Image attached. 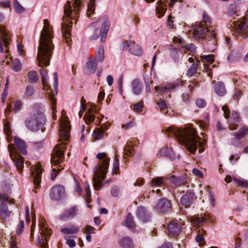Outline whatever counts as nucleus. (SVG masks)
<instances>
[{
	"label": "nucleus",
	"instance_id": "1",
	"mask_svg": "<svg viewBox=\"0 0 248 248\" xmlns=\"http://www.w3.org/2000/svg\"><path fill=\"white\" fill-rule=\"evenodd\" d=\"M166 133L169 137L176 138L179 143L185 144L187 149L192 154H194L199 146V152L202 153L203 151L204 146L206 141L204 140L200 141L201 139L197 136L196 131L193 127H186L184 129L168 127Z\"/></svg>",
	"mask_w": 248,
	"mask_h": 248
},
{
	"label": "nucleus",
	"instance_id": "2",
	"mask_svg": "<svg viewBox=\"0 0 248 248\" xmlns=\"http://www.w3.org/2000/svg\"><path fill=\"white\" fill-rule=\"evenodd\" d=\"M44 27L41 36L37 56L40 66H47L52 54L54 45L52 44L53 31L50 28L48 21L44 20Z\"/></svg>",
	"mask_w": 248,
	"mask_h": 248
},
{
	"label": "nucleus",
	"instance_id": "3",
	"mask_svg": "<svg viewBox=\"0 0 248 248\" xmlns=\"http://www.w3.org/2000/svg\"><path fill=\"white\" fill-rule=\"evenodd\" d=\"M46 123L44 113L34 108L25 121L26 127L31 131L36 132L41 129Z\"/></svg>",
	"mask_w": 248,
	"mask_h": 248
},
{
	"label": "nucleus",
	"instance_id": "4",
	"mask_svg": "<svg viewBox=\"0 0 248 248\" xmlns=\"http://www.w3.org/2000/svg\"><path fill=\"white\" fill-rule=\"evenodd\" d=\"M98 23H102V28H96L90 36V39L94 40L100 37V41L104 42L106 41L107 34L108 31L110 23L105 17H100L96 22H93L91 24L93 26H95Z\"/></svg>",
	"mask_w": 248,
	"mask_h": 248
},
{
	"label": "nucleus",
	"instance_id": "5",
	"mask_svg": "<svg viewBox=\"0 0 248 248\" xmlns=\"http://www.w3.org/2000/svg\"><path fill=\"white\" fill-rule=\"evenodd\" d=\"M109 158H105L102 162V164H97L94 168V174L96 175L93 179V187L95 190L100 189L102 185L101 181L97 180V177L100 178L102 180L105 178L107 174L106 170H107L109 166Z\"/></svg>",
	"mask_w": 248,
	"mask_h": 248
},
{
	"label": "nucleus",
	"instance_id": "6",
	"mask_svg": "<svg viewBox=\"0 0 248 248\" xmlns=\"http://www.w3.org/2000/svg\"><path fill=\"white\" fill-rule=\"evenodd\" d=\"M192 35L197 40H202L203 39L208 32L209 35L208 39L209 40H215L216 33L215 30H210L208 27L203 26V23H198L192 26Z\"/></svg>",
	"mask_w": 248,
	"mask_h": 248
},
{
	"label": "nucleus",
	"instance_id": "7",
	"mask_svg": "<svg viewBox=\"0 0 248 248\" xmlns=\"http://www.w3.org/2000/svg\"><path fill=\"white\" fill-rule=\"evenodd\" d=\"M248 134V126H242L237 131L232 134L231 144L232 146L238 148L243 147L245 144V138Z\"/></svg>",
	"mask_w": 248,
	"mask_h": 248
},
{
	"label": "nucleus",
	"instance_id": "8",
	"mask_svg": "<svg viewBox=\"0 0 248 248\" xmlns=\"http://www.w3.org/2000/svg\"><path fill=\"white\" fill-rule=\"evenodd\" d=\"M66 149V143L62 141L56 145L51 155V162L57 166L62 162L64 159V152Z\"/></svg>",
	"mask_w": 248,
	"mask_h": 248
},
{
	"label": "nucleus",
	"instance_id": "9",
	"mask_svg": "<svg viewBox=\"0 0 248 248\" xmlns=\"http://www.w3.org/2000/svg\"><path fill=\"white\" fill-rule=\"evenodd\" d=\"M8 149L11 158L15 163L17 169L20 171L22 170L23 167V158L16 153V150L13 144H9Z\"/></svg>",
	"mask_w": 248,
	"mask_h": 248
},
{
	"label": "nucleus",
	"instance_id": "10",
	"mask_svg": "<svg viewBox=\"0 0 248 248\" xmlns=\"http://www.w3.org/2000/svg\"><path fill=\"white\" fill-rule=\"evenodd\" d=\"M123 45L124 49H128L129 51L134 55L140 56L143 53L141 47L131 40L124 42Z\"/></svg>",
	"mask_w": 248,
	"mask_h": 248
},
{
	"label": "nucleus",
	"instance_id": "11",
	"mask_svg": "<svg viewBox=\"0 0 248 248\" xmlns=\"http://www.w3.org/2000/svg\"><path fill=\"white\" fill-rule=\"evenodd\" d=\"M61 129L59 134L61 140L66 141L68 140L70 131V125L67 120H62L60 123Z\"/></svg>",
	"mask_w": 248,
	"mask_h": 248
},
{
	"label": "nucleus",
	"instance_id": "12",
	"mask_svg": "<svg viewBox=\"0 0 248 248\" xmlns=\"http://www.w3.org/2000/svg\"><path fill=\"white\" fill-rule=\"evenodd\" d=\"M236 32L242 37L246 38L248 37V30L246 26V23L243 21H233L232 23Z\"/></svg>",
	"mask_w": 248,
	"mask_h": 248
},
{
	"label": "nucleus",
	"instance_id": "13",
	"mask_svg": "<svg viewBox=\"0 0 248 248\" xmlns=\"http://www.w3.org/2000/svg\"><path fill=\"white\" fill-rule=\"evenodd\" d=\"M65 16L62 18L63 23H62V31L63 36L64 37L65 42L68 46L71 45V40L69 36L71 35L70 31L72 27V22L64 21Z\"/></svg>",
	"mask_w": 248,
	"mask_h": 248
},
{
	"label": "nucleus",
	"instance_id": "14",
	"mask_svg": "<svg viewBox=\"0 0 248 248\" xmlns=\"http://www.w3.org/2000/svg\"><path fill=\"white\" fill-rule=\"evenodd\" d=\"M65 193V189L62 185H56L52 187L50 192V197L53 200H59Z\"/></svg>",
	"mask_w": 248,
	"mask_h": 248
},
{
	"label": "nucleus",
	"instance_id": "15",
	"mask_svg": "<svg viewBox=\"0 0 248 248\" xmlns=\"http://www.w3.org/2000/svg\"><path fill=\"white\" fill-rule=\"evenodd\" d=\"M241 117L238 112L233 111L232 113L231 117L228 120V127L230 130H234L237 129L239 125L236 123H239L241 121Z\"/></svg>",
	"mask_w": 248,
	"mask_h": 248
},
{
	"label": "nucleus",
	"instance_id": "16",
	"mask_svg": "<svg viewBox=\"0 0 248 248\" xmlns=\"http://www.w3.org/2000/svg\"><path fill=\"white\" fill-rule=\"evenodd\" d=\"M12 213L8 208L6 202H2L0 206V220L1 222L5 223L9 221L10 217Z\"/></svg>",
	"mask_w": 248,
	"mask_h": 248
},
{
	"label": "nucleus",
	"instance_id": "17",
	"mask_svg": "<svg viewBox=\"0 0 248 248\" xmlns=\"http://www.w3.org/2000/svg\"><path fill=\"white\" fill-rule=\"evenodd\" d=\"M168 229L170 234L177 236L182 231V224L178 221L172 220L169 223Z\"/></svg>",
	"mask_w": 248,
	"mask_h": 248
},
{
	"label": "nucleus",
	"instance_id": "18",
	"mask_svg": "<svg viewBox=\"0 0 248 248\" xmlns=\"http://www.w3.org/2000/svg\"><path fill=\"white\" fill-rule=\"evenodd\" d=\"M156 210L162 213H166L170 211L171 205L170 202L166 198L161 199L155 206Z\"/></svg>",
	"mask_w": 248,
	"mask_h": 248
},
{
	"label": "nucleus",
	"instance_id": "19",
	"mask_svg": "<svg viewBox=\"0 0 248 248\" xmlns=\"http://www.w3.org/2000/svg\"><path fill=\"white\" fill-rule=\"evenodd\" d=\"M53 77L54 79V82L53 83V87L55 90V93H49V99L50 102L52 105V108L54 110L56 109V99L54 97L55 94H57L58 93V75L56 72L54 73L53 74Z\"/></svg>",
	"mask_w": 248,
	"mask_h": 248
},
{
	"label": "nucleus",
	"instance_id": "20",
	"mask_svg": "<svg viewBox=\"0 0 248 248\" xmlns=\"http://www.w3.org/2000/svg\"><path fill=\"white\" fill-rule=\"evenodd\" d=\"M194 195V192L190 190H187L180 199L182 205H184L186 208H188L192 203Z\"/></svg>",
	"mask_w": 248,
	"mask_h": 248
},
{
	"label": "nucleus",
	"instance_id": "21",
	"mask_svg": "<svg viewBox=\"0 0 248 248\" xmlns=\"http://www.w3.org/2000/svg\"><path fill=\"white\" fill-rule=\"evenodd\" d=\"M34 171L32 172V177L33 179L34 188L37 189L40 187L42 172L39 166H34Z\"/></svg>",
	"mask_w": 248,
	"mask_h": 248
},
{
	"label": "nucleus",
	"instance_id": "22",
	"mask_svg": "<svg viewBox=\"0 0 248 248\" xmlns=\"http://www.w3.org/2000/svg\"><path fill=\"white\" fill-rule=\"evenodd\" d=\"M168 179L170 182L177 186H180L186 184L187 183V177L186 175L185 174L183 175L176 177L174 175H172L169 177Z\"/></svg>",
	"mask_w": 248,
	"mask_h": 248
},
{
	"label": "nucleus",
	"instance_id": "23",
	"mask_svg": "<svg viewBox=\"0 0 248 248\" xmlns=\"http://www.w3.org/2000/svg\"><path fill=\"white\" fill-rule=\"evenodd\" d=\"M132 93L136 95L140 94L143 89V85L139 79H134L131 83Z\"/></svg>",
	"mask_w": 248,
	"mask_h": 248
},
{
	"label": "nucleus",
	"instance_id": "24",
	"mask_svg": "<svg viewBox=\"0 0 248 248\" xmlns=\"http://www.w3.org/2000/svg\"><path fill=\"white\" fill-rule=\"evenodd\" d=\"M14 142L18 149L23 155L27 154V145L24 140L18 137H15Z\"/></svg>",
	"mask_w": 248,
	"mask_h": 248
},
{
	"label": "nucleus",
	"instance_id": "25",
	"mask_svg": "<svg viewBox=\"0 0 248 248\" xmlns=\"http://www.w3.org/2000/svg\"><path fill=\"white\" fill-rule=\"evenodd\" d=\"M138 217L143 222H146L149 221L150 219V214L146 211V209L140 206L138 207L137 212Z\"/></svg>",
	"mask_w": 248,
	"mask_h": 248
},
{
	"label": "nucleus",
	"instance_id": "26",
	"mask_svg": "<svg viewBox=\"0 0 248 248\" xmlns=\"http://www.w3.org/2000/svg\"><path fill=\"white\" fill-rule=\"evenodd\" d=\"M136 140L128 141L124 148V157H131L135 153L134 146L135 145Z\"/></svg>",
	"mask_w": 248,
	"mask_h": 248
},
{
	"label": "nucleus",
	"instance_id": "27",
	"mask_svg": "<svg viewBox=\"0 0 248 248\" xmlns=\"http://www.w3.org/2000/svg\"><path fill=\"white\" fill-rule=\"evenodd\" d=\"M165 0H158L156 6V14L158 17L163 16L167 10V5L165 4Z\"/></svg>",
	"mask_w": 248,
	"mask_h": 248
},
{
	"label": "nucleus",
	"instance_id": "28",
	"mask_svg": "<svg viewBox=\"0 0 248 248\" xmlns=\"http://www.w3.org/2000/svg\"><path fill=\"white\" fill-rule=\"evenodd\" d=\"M77 211L78 209L76 206L70 208L68 211H65L61 216V219L65 221L69 218H73L76 215Z\"/></svg>",
	"mask_w": 248,
	"mask_h": 248
},
{
	"label": "nucleus",
	"instance_id": "29",
	"mask_svg": "<svg viewBox=\"0 0 248 248\" xmlns=\"http://www.w3.org/2000/svg\"><path fill=\"white\" fill-rule=\"evenodd\" d=\"M108 129V126L106 125H102L100 128H96L93 134V137L96 140H99L104 136V130Z\"/></svg>",
	"mask_w": 248,
	"mask_h": 248
},
{
	"label": "nucleus",
	"instance_id": "30",
	"mask_svg": "<svg viewBox=\"0 0 248 248\" xmlns=\"http://www.w3.org/2000/svg\"><path fill=\"white\" fill-rule=\"evenodd\" d=\"M159 154L161 155L169 157L171 159L176 158L174 153L171 147H165L162 148L159 151Z\"/></svg>",
	"mask_w": 248,
	"mask_h": 248
},
{
	"label": "nucleus",
	"instance_id": "31",
	"mask_svg": "<svg viewBox=\"0 0 248 248\" xmlns=\"http://www.w3.org/2000/svg\"><path fill=\"white\" fill-rule=\"evenodd\" d=\"M215 93L219 96L224 95L226 93V89L224 84L221 82H217L214 85Z\"/></svg>",
	"mask_w": 248,
	"mask_h": 248
},
{
	"label": "nucleus",
	"instance_id": "32",
	"mask_svg": "<svg viewBox=\"0 0 248 248\" xmlns=\"http://www.w3.org/2000/svg\"><path fill=\"white\" fill-rule=\"evenodd\" d=\"M95 107H91L88 109V111L86 113L84 116V119L86 124L93 122L95 119V116L93 114L95 112Z\"/></svg>",
	"mask_w": 248,
	"mask_h": 248
},
{
	"label": "nucleus",
	"instance_id": "33",
	"mask_svg": "<svg viewBox=\"0 0 248 248\" xmlns=\"http://www.w3.org/2000/svg\"><path fill=\"white\" fill-rule=\"evenodd\" d=\"M120 246L123 248H134L133 243L132 239L125 236L119 241Z\"/></svg>",
	"mask_w": 248,
	"mask_h": 248
},
{
	"label": "nucleus",
	"instance_id": "34",
	"mask_svg": "<svg viewBox=\"0 0 248 248\" xmlns=\"http://www.w3.org/2000/svg\"><path fill=\"white\" fill-rule=\"evenodd\" d=\"M97 65L95 60L90 61L86 63V72L88 74H92L95 72Z\"/></svg>",
	"mask_w": 248,
	"mask_h": 248
},
{
	"label": "nucleus",
	"instance_id": "35",
	"mask_svg": "<svg viewBox=\"0 0 248 248\" xmlns=\"http://www.w3.org/2000/svg\"><path fill=\"white\" fill-rule=\"evenodd\" d=\"M125 226L131 229H134L135 228V223L134 221V218L131 213H129L125 219Z\"/></svg>",
	"mask_w": 248,
	"mask_h": 248
},
{
	"label": "nucleus",
	"instance_id": "36",
	"mask_svg": "<svg viewBox=\"0 0 248 248\" xmlns=\"http://www.w3.org/2000/svg\"><path fill=\"white\" fill-rule=\"evenodd\" d=\"M79 230L78 226H73L70 228H64L61 229V232L64 234H73L77 233Z\"/></svg>",
	"mask_w": 248,
	"mask_h": 248
},
{
	"label": "nucleus",
	"instance_id": "37",
	"mask_svg": "<svg viewBox=\"0 0 248 248\" xmlns=\"http://www.w3.org/2000/svg\"><path fill=\"white\" fill-rule=\"evenodd\" d=\"M0 34L2 37L3 43L5 47H7L9 44L8 42V34L6 32L5 29L3 27H0Z\"/></svg>",
	"mask_w": 248,
	"mask_h": 248
},
{
	"label": "nucleus",
	"instance_id": "38",
	"mask_svg": "<svg viewBox=\"0 0 248 248\" xmlns=\"http://www.w3.org/2000/svg\"><path fill=\"white\" fill-rule=\"evenodd\" d=\"M64 14L65 16L71 18L72 15L71 2L69 0L67 1L64 7Z\"/></svg>",
	"mask_w": 248,
	"mask_h": 248
},
{
	"label": "nucleus",
	"instance_id": "39",
	"mask_svg": "<svg viewBox=\"0 0 248 248\" xmlns=\"http://www.w3.org/2000/svg\"><path fill=\"white\" fill-rule=\"evenodd\" d=\"M95 0H90L88 4V10L87 15L88 17H92V15L94 13Z\"/></svg>",
	"mask_w": 248,
	"mask_h": 248
},
{
	"label": "nucleus",
	"instance_id": "40",
	"mask_svg": "<svg viewBox=\"0 0 248 248\" xmlns=\"http://www.w3.org/2000/svg\"><path fill=\"white\" fill-rule=\"evenodd\" d=\"M104 47L103 46H100L97 48L96 59L95 60H97L100 62H102L104 60Z\"/></svg>",
	"mask_w": 248,
	"mask_h": 248
},
{
	"label": "nucleus",
	"instance_id": "41",
	"mask_svg": "<svg viewBox=\"0 0 248 248\" xmlns=\"http://www.w3.org/2000/svg\"><path fill=\"white\" fill-rule=\"evenodd\" d=\"M35 93V89L31 85H29L26 86V90L24 94V98H27L31 96Z\"/></svg>",
	"mask_w": 248,
	"mask_h": 248
},
{
	"label": "nucleus",
	"instance_id": "42",
	"mask_svg": "<svg viewBox=\"0 0 248 248\" xmlns=\"http://www.w3.org/2000/svg\"><path fill=\"white\" fill-rule=\"evenodd\" d=\"M193 221L197 225H202L206 221L207 218L206 216L205 217L202 216H195L193 218Z\"/></svg>",
	"mask_w": 248,
	"mask_h": 248
},
{
	"label": "nucleus",
	"instance_id": "43",
	"mask_svg": "<svg viewBox=\"0 0 248 248\" xmlns=\"http://www.w3.org/2000/svg\"><path fill=\"white\" fill-rule=\"evenodd\" d=\"M28 79L31 83H36L38 79L37 72L34 71L29 72L28 73Z\"/></svg>",
	"mask_w": 248,
	"mask_h": 248
},
{
	"label": "nucleus",
	"instance_id": "44",
	"mask_svg": "<svg viewBox=\"0 0 248 248\" xmlns=\"http://www.w3.org/2000/svg\"><path fill=\"white\" fill-rule=\"evenodd\" d=\"M40 231L42 235L44 237L49 236L51 233V230L42 224L40 225Z\"/></svg>",
	"mask_w": 248,
	"mask_h": 248
},
{
	"label": "nucleus",
	"instance_id": "45",
	"mask_svg": "<svg viewBox=\"0 0 248 248\" xmlns=\"http://www.w3.org/2000/svg\"><path fill=\"white\" fill-rule=\"evenodd\" d=\"M198 23H203V26L207 27H209L211 23L209 16L206 13H203L202 16V20Z\"/></svg>",
	"mask_w": 248,
	"mask_h": 248
},
{
	"label": "nucleus",
	"instance_id": "46",
	"mask_svg": "<svg viewBox=\"0 0 248 248\" xmlns=\"http://www.w3.org/2000/svg\"><path fill=\"white\" fill-rule=\"evenodd\" d=\"M81 5V0H73V6L74 7L73 12L75 15L78 13L80 7Z\"/></svg>",
	"mask_w": 248,
	"mask_h": 248
},
{
	"label": "nucleus",
	"instance_id": "47",
	"mask_svg": "<svg viewBox=\"0 0 248 248\" xmlns=\"http://www.w3.org/2000/svg\"><path fill=\"white\" fill-rule=\"evenodd\" d=\"M40 74L42 76V82L44 86H47V73L45 69H41Z\"/></svg>",
	"mask_w": 248,
	"mask_h": 248
},
{
	"label": "nucleus",
	"instance_id": "48",
	"mask_svg": "<svg viewBox=\"0 0 248 248\" xmlns=\"http://www.w3.org/2000/svg\"><path fill=\"white\" fill-rule=\"evenodd\" d=\"M197 64H195L194 63L191 65L187 72V75L188 77H192L197 73Z\"/></svg>",
	"mask_w": 248,
	"mask_h": 248
},
{
	"label": "nucleus",
	"instance_id": "49",
	"mask_svg": "<svg viewBox=\"0 0 248 248\" xmlns=\"http://www.w3.org/2000/svg\"><path fill=\"white\" fill-rule=\"evenodd\" d=\"M62 169H63V167L62 165H60L58 167H56V168H53L51 175V179L54 180L58 175L59 172Z\"/></svg>",
	"mask_w": 248,
	"mask_h": 248
},
{
	"label": "nucleus",
	"instance_id": "50",
	"mask_svg": "<svg viewBox=\"0 0 248 248\" xmlns=\"http://www.w3.org/2000/svg\"><path fill=\"white\" fill-rule=\"evenodd\" d=\"M143 80L145 84H152L153 83V80L152 79V75L151 74H148L147 73H144L143 75Z\"/></svg>",
	"mask_w": 248,
	"mask_h": 248
},
{
	"label": "nucleus",
	"instance_id": "51",
	"mask_svg": "<svg viewBox=\"0 0 248 248\" xmlns=\"http://www.w3.org/2000/svg\"><path fill=\"white\" fill-rule=\"evenodd\" d=\"M163 183V179L162 177H157L153 178L151 181V184L153 186H160Z\"/></svg>",
	"mask_w": 248,
	"mask_h": 248
},
{
	"label": "nucleus",
	"instance_id": "52",
	"mask_svg": "<svg viewBox=\"0 0 248 248\" xmlns=\"http://www.w3.org/2000/svg\"><path fill=\"white\" fill-rule=\"evenodd\" d=\"M14 6L16 12L17 13H21L24 11V8L20 4L17 0H15Z\"/></svg>",
	"mask_w": 248,
	"mask_h": 248
},
{
	"label": "nucleus",
	"instance_id": "53",
	"mask_svg": "<svg viewBox=\"0 0 248 248\" xmlns=\"http://www.w3.org/2000/svg\"><path fill=\"white\" fill-rule=\"evenodd\" d=\"M198 82H201V79L194 78L193 80L190 82V84L188 85V88L189 92L192 93V90L197 85Z\"/></svg>",
	"mask_w": 248,
	"mask_h": 248
},
{
	"label": "nucleus",
	"instance_id": "54",
	"mask_svg": "<svg viewBox=\"0 0 248 248\" xmlns=\"http://www.w3.org/2000/svg\"><path fill=\"white\" fill-rule=\"evenodd\" d=\"M72 237H73V236L70 237L68 236H66L64 237V239L66 241V244L70 248H74L76 246V242L73 239H71Z\"/></svg>",
	"mask_w": 248,
	"mask_h": 248
},
{
	"label": "nucleus",
	"instance_id": "55",
	"mask_svg": "<svg viewBox=\"0 0 248 248\" xmlns=\"http://www.w3.org/2000/svg\"><path fill=\"white\" fill-rule=\"evenodd\" d=\"M143 106V102H140L134 105L133 109L136 112H140L142 111Z\"/></svg>",
	"mask_w": 248,
	"mask_h": 248
},
{
	"label": "nucleus",
	"instance_id": "56",
	"mask_svg": "<svg viewBox=\"0 0 248 248\" xmlns=\"http://www.w3.org/2000/svg\"><path fill=\"white\" fill-rule=\"evenodd\" d=\"M157 105L161 111H165L167 109V105L165 102L162 99H160L157 101Z\"/></svg>",
	"mask_w": 248,
	"mask_h": 248
},
{
	"label": "nucleus",
	"instance_id": "57",
	"mask_svg": "<svg viewBox=\"0 0 248 248\" xmlns=\"http://www.w3.org/2000/svg\"><path fill=\"white\" fill-rule=\"evenodd\" d=\"M174 87L173 85L168 84L163 88H161L160 92L163 93H167L170 90L173 89Z\"/></svg>",
	"mask_w": 248,
	"mask_h": 248
},
{
	"label": "nucleus",
	"instance_id": "58",
	"mask_svg": "<svg viewBox=\"0 0 248 248\" xmlns=\"http://www.w3.org/2000/svg\"><path fill=\"white\" fill-rule=\"evenodd\" d=\"M189 93H190L189 92V91H188L187 92L184 93L182 95L183 101L186 104H188L190 102V98L189 95Z\"/></svg>",
	"mask_w": 248,
	"mask_h": 248
},
{
	"label": "nucleus",
	"instance_id": "59",
	"mask_svg": "<svg viewBox=\"0 0 248 248\" xmlns=\"http://www.w3.org/2000/svg\"><path fill=\"white\" fill-rule=\"evenodd\" d=\"M24 227V223L23 220H20L18 225L17 226V230H16V233L20 234L21 233Z\"/></svg>",
	"mask_w": 248,
	"mask_h": 248
},
{
	"label": "nucleus",
	"instance_id": "60",
	"mask_svg": "<svg viewBox=\"0 0 248 248\" xmlns=\"http://www.w3.org/2000/svg\"><path fill=\"white\" fill-rule=\"evenodd\" d=\"M119 193V188L117 186H114L112 187L111 194L114 197H117Z\"/></svg>",
	"mask_w": 248,
	"mask_h": 248
},
{
	"label": "nucleus",
	"instance_id": "61",
	"mask_svg": "<svg viewBox=\"0 0 248 248\" xmlns=\"http://www.w3.org/2000/svg\"><path fill=\"white\" fill-rule=\"evenodd\" d=\"M196 104L198 107L202 108L206 106V103L203 99H198L196 100Z\"/></svg>",
	"mask_w": 248,
	"mask_h": 248
},
{
	"label": "nucleus",
	"instance_id": "62",
	"mask_svg": "<svg viewBox=\"0 0 248 248\" xmlns=\"http://www.w3.org/2000/svg\"><path fill=\"white\" fill-rule=\"evenodd\" d=\"M4 131L5 133L7 135H9L11 134V130L10 127V124L9 123H5L4 125Z\"/></svg>",
	"mask_w": 248,
	"mask_h": 248
},
{
	"label": "nucleus",
	"instance_id": "63",
	"mask_svg": "<svg viewBox=\"0 0 248 248\" xmlns=\"http://www.w3.org/2000/svg\"><path fill=\"white\" fill-rule=\"evenodd\" d=\"M222 110L224 111V117L226 119H228L230 117V111L228 106H224L222 108Z\"/></svg>",
	"mask_w": 248,
	"mask_h": 248
},
{
	"label": "nucleus",
	"instance_id": "64",
	"mask_svg": "<svg viewBox=\"0 0 248 248\" xmlns=\"http://www.w3.org/2000/svg\"><path fill=\"white\" fill-rule=\"evenodd\" d=\"M22 107V102L20 100H17L14 104V110L15 111H18Z\"/></svg>",
	"mask_w": 248,
	"mask_h": 248
}]
</instances>
